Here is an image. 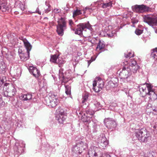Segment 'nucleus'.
Here are the masks:
<instances>
[{
	"instance_id": "1",
	"label": "nucleus",
	"mask_w": 157,
	"mask_h": 157,
	"mask_svg": "<svg viewBox=\"0 0 157 157\" xmlns=\"http://www.w3.org/2000/svg\"><path fill=\"white\" fill-rule=\"evenodd\" d=\"M135 136L141 142H147L150 138L149 134L146 129L143 128L136 130Z\"/></svg>"
},
{
	"instance_id": "2",
	"label": "nucleus",
	"mask_w": 157,
	"mask_h": 157,
	"mask_svg": "<svg viewBox=\"0 0 157 157\" xmlns=\"http://www.w3.org/2000/svg\"><path fill=\"white\" fill-rule=\"evenodd\" d=\"M3 90L6 97H12L16 94L17 90L15 86L11 84L5 83L4 84Z\"/></svg>"
},
{
	"instance_id": "3",
	"label": "nucleus",
	"mask_w": 157,
	"mask_h": 157,
	"mask_svg": "<svg viewBox=\"0 0 157 157\" xmlns=\"http://www.w3.org/2000/svg\"><path fill=\"white\" fill-rule=\"evenodd\" d=\"M57 26V32L58 35L62 36L63 34V31L66 29V22L64 19L61 17L58 21Z\"/></svg>"
},
{
	"instance_id": "4",
	"label": "nucleus",
	"mask_w": 157,
	"mask_h": 157,
	"mask_svg": "<svg viewBox=\"0 0 157 157\" xmlns=\"http://www.w3.org/2000/svg\"><path fill=\"white\" fill-rule=\"evenodd\" d=\"M131 75L132 73L130 71V69H129L128 67H123L122 71L119 74L120 76L121 77V79L124 82H128L130 80L128 79Z\"/></svg>"
},
{
	"instance_id": "5",
	"label": "nucleus",
	"mask_w": 157,
	"mask_h": 157,
	"mask_svg": "<svg viewBox=\"0 0 157 157\" xmlns=\"http://www.w3.org/2000/svg\"><path fill=\"white\" fill-rule=\"evenodd\" d=\"M25 144L21 141L20 143L16 142L13 147L14 153L15 155H19L23 153Z\"/></svg>"
},
{
	"instance_id": "6",
	"label": "nucleus",
	"mask_w": 157,
	"mask_h": 157,
	"mask_svg": "<svg viewBox=\"0 0 157 157\" xmlns=\"http://www.w3.org/2000/svg\"><path fill=\"white\" fill-rule=\"evenodd\" d=\"M144 21L152 27L157 25V17L147 15L144 17Z\"/></svg>"
},
{
	"instance_id": "7",
	"label": "nucleus",
	"mask_w": 157,
	"mask_h": 157,
	"mask_svg": "<svg viewBox=\"0 0 157 157\" xmlns=\"http://www.w3.org/2000/svg\"><path fill=\"white\" fill-rule=\"evenodd\" d=\"M78 28L75 30V33L76 34L81 35L82 34V31L85 28L90 29L91 28L90 25L89 23H83L79 24L77 25Z\"/></svg>"
},
{
	"instance_id": "8",
	"label": "nucleus",
	"mask_w": 157,
	"mask_h": 157,
	"mask_svg": "<svg viewBox=\"0 0 157 157\" xmlns=\"http://www.w3.org/2000/svg\"><path fill=\"white\" fill-rule=\"evenodd\" d=\"M132 8L134 11L138 13H142L144 12L148 11L150 9L149 7L144 5H136L132 6Z\"/></svg>"
},
{
	"instance_id": "9",
	"label": "nucleus",
	"mask_w": 157,
	"mask_h": 157,
	"mask_svg": "<svg viewBox=\"0 0 157 157\" xmlns=\"http://www.w3.org/2000/svg\"><path fill=\"white\" fill-rule=\"evenodd\" d=\"M31 50H18V53L21 59L25 61L29 58V52Z\"/></svg>"
},
{
	"instance_id": "10",
	"label": "nucleus",
	"mask_w": 157,
	"mask_h": 157,
	"mask_svg": "<svg viewBox=\"0 0 157 157\" xmlns=\"http://www.w3.org/2000/svg\"><path fill=\"white\" fill-rule=\"evenodd\" d=\"M100 149L95 146H91L90 147L88 151L89 157H98V154L100 153Z\"/></svg>"
},
{
	"instance_id": "11",
	"label": "nucleus",
	"mask_w": 157,
	"mask_h": 157,
	"mask_svg": "<svg viewBox=\"0 0 157 157\" xmlns=\"http://www.w3.org/2000/svg\"><path fill=\"white\" fill-rule=\"evenodd\" d=\"M104 122L106 127L109 128H112L116 127V122L112 118H105Z\"/></svg>"
},
{
	"instance_id": "12",
	"label": "nucleus",
	"mask_w": 157,
	"mask_h": 157,
	"mask_svg": "<svg viewBox=\"0 0 157 157\" xmlns=\"http://www.w3.org/2000/svg\"><path fill=\"white\" fill-rule=\"evenodd\" d=\"M11 9V6L8 3L6 0H3V2L0 4V10L2 12H8Z\"/></svg>"
},
{
	"instance_id": "13",
	"label": "nucleus",
	"mask_w": 157,
	"mask_h": 157,
	"mask_svg": "<svg viewBox=\"0 0 157 157\" xmlns=\"http://www.w3.org/2000/svg\"><path fill=\"white\" fill-rule=\"evenodd\" d=\"M29 71L30 73L36 78H38L40 75V71L35 67L30 66Z\"/></svg>"
},
{
	"instance_id": "14",
	"label": "nucleus",
	"mask_w": 157,
	"mask_h": 157,
	"mask_svg": "<svg viewBox=\"0 0 157 157\" xmlns=\"http://www.w3.org/2000/svg\"><path fill=\"white\" fill-rule=\"evenodd\" d=\"M139 87L140 94L142 97H144L147 94V86L145 84H140Z\"/></svg>"
},
{
	"instance_id": "15",
	"label": "nucleus",
	"mask_w": 157,
	"mask_h": 157,
	"mask_svg": "<svg viewBox=\"0 0 157 157\" xmlns=\"http://www.w3.org/2000/svg\"><path fill=\"white\" fill-rule=\"evenodd\" d=\"M102 2V1H98L94 3L95 4H97L99 7H101L103 8L111 7L112 5V3L111 2L105 3Z\"/></svg>"
},
{
	"instance_id": "16",
	"label": "nucleus",
	"mask_w": 157,
	"mask_h": 157,
	"mask_svg": "<svg viewBox=\"0 0 157 157\" xmlns=\"http://www.w3.org/2000/svg\"><path fill=\"white\" fill-rule=\"evenodd\" d=\"M15 6L20 10V11H23L25 9V3L18 0H15Z\"/></svg>"
},
{
	"instance_id": "17",
	"label": "nucleus",
	"mask_w": 157,
	"mask_h": 157,
	"mask_svg": "<svg viewBox=\"0 0 157 157\" xmlns=\"http://www.w3.org/2000/svg\"><path fill=\"white\" fill-rule=\"evenodd\" d=\"M99 145L103 148L105 147L108 144V142L105 136H102L99 138Z\"/></svg>"
},
{
	"instance_id": "18",
	"label": "nucleus",
	"mask_w": 157,
	"mask_h": 157,
	"mask_svg": "<svg viewBox=\"0 0 157 157\" xmlns=\"http://www.w3.org/2000/svg\"><path fill=\"white\" fill-rule=\"evenodd\" d=\"M72 150L73 153L78 155L81 154L82 151V149L78 147L77 144L72 147Z\"/></svg>"
},
{
	"instance_id": "19",
	"label": "nucleus",
	"mask_w": 157,
	"mask_h": 157,
	"mask_svg": "<svg viewBox=\"0 0 157 157\" xmlns=\"http://www.w3.org/2000/svg\"><path fill=\"white\" fill-rule=\"evenodd\" d=\"M21 39L23 42L25 48L26 49H31L32 48V46L29 43V42L25 38L21 37Z\"/></svg>"
},
{
	"instance_id": "20",
	"label": "nucleus",
	"mask_w": 157,
	"mask_h": 157,
	"mask_svg": "<svg viewBox=\"0 0 157 157\" xmlns=\"http://www.w3.org/2000/svg\"><path fill=\"white\" fill-rule=\"evenodd\" d=\"M47 104L48 106H50L52 107L56 106L58 104L59 100H47Z\"/></svg>"
},
{
	"instance_id": "21",
	"label": "nucleus",
	"mask_w": 157,
	"mask_h": 157,
	"mask_svg": "<svg viewBox=\"0 0 157 157\" xmlns=\"http://www.w3.org/2000/svg\"><path fill=\"white\" fill-rule=\"evenodd\" d=\"M147 94L149 95V98L151 101H154L156 100L157 98V95L153 91H151L147 93Z\"/></svg>"
},
{
	"instance_id": "22",
	"label": "nucleus",
	"mask_w": 157,
	"mask_h": 157,
	"mask_svg": "<svg viewBox=\"0 0 157 157\" xmlns=\"http://www.w3.org/2000/svg\"><path fill=\"white\" fill-rule=\"evenodd\" d=\"M67 117L66 115H57L56 119L59 123L63 124Z\"/></svg>"
},
{
	"instance_id": "23",
	"label": "nucleus",
	"mask_w": 157,
	"mask_h": 157,
	"mask_svg": "<svg viewBox=\"0 0 157 157\" xmlns=\"http://www.w3.org/2000/svg\"><path fill=\"white\" fill-rule=\"evenodd\" d=\"M140 67L138 65L135 66H130L128 68L130 69V71H132L133 73H136L140 69Z\"/></svg>"
},
{
	"instance_id": "24",
	"label": "nucleus",
	"mask_w": 157,
	"mask_h": 157,
	"mask_svg": "<svg viewBox=\"0 0 157 157\" xmlns=\"http://www.w3.org/2000/svg\"><path fill=\"white\" fill-rule=\"evenodd\" d=\"M32 94H23L21 97V99L23 101L30 100L32 99Z\"/></svg>"
},
{
	"instance_id": "25",
	"label": "nucleus",
	"mask_w": 157,
	"mask_h": 157,
	"mask_svg": "<svg viewBox=\"0 0 157 157\" xmlns=\"http://www.w3.org/2000/svg\"><path fill=\"white\" fill-rule=\"evenodd\" d=\"M59 56V54H55L54 55H51L50 61L51 62L56 63H57V60Z\"/></svg>"
},
{
	"instance_id": "26",
	"label": "nucleus",
	"mask_w": 157,
	"mask_h": 157,
	"mask_svg": "<svg viewBox=\"0 0 157 157\" xmlns=\"http://www.w3.org/2000/svg\"><path fill=\"white\" fill-rule=\"evenodd\" d=\"M76 144L78 147L82 149V150H84L86 149L87 147V145L86 143H84L82 141H80Z\"/></svg>"
},
{
	"instance_id": "27",
	"label": "nucleus",
	"mask_w": 157,
	"mask_h": 157,
	"mask_svg": "<svg viewBox=\"0 0 157 157\" xmlns=\"http://www.w3.org/2000/svg\"><path fill=\"white\" fill-rule=\"evenodd\" d=\"M105 44L104 42L103 41L100 40L98 43L97 49L99 48V49H102L105 47Z\"/></svg>"
},
{
	"instance_id": "28",
	"label": "nucleus",
	"mask_w": 157,
	"mask_h": 157,
	"mask_svg": "<svg viewBox=\"0 0 157 157\" xmlns=\"http://www.w3.org/2000/svg\"><path fill=\"white\" fill-rule=\"evenodd\" d=\"M46 7H44L45 12V13H48L51 10V6L49 3L48 1H46L45 2Z\"/></svg>"
},
{
	"instance_id": "29",
	"label": "nucleus",
	"mask_w": 157,
	"mask_h": 157,
	"mask_svg": "<svg viewBox=\"0 0 157 157\" xmlns=\"http://www.w3.org/2000/svg\"><path fill=\"white\" fill-rule=\"evenodd\" d=\"M46 100L51 101L53 100H59L58 99L57 95L52 93L49 96V98H48V99H46Z\"/></svg>"
},
{
	"instance_id": "30",
	"label": "nucleus",
	"mask_w": 157,
	"mask_h": 157,
	"mask_svg": "<svg viewBox=\"0 0 157 157\" xmlns=\"http://www.w3.org/2000/svg\"><path fill=\"white\" fill-rule=\"evenodd\" d=\"M98 86L101 90L104 86V83L103 81L102 80H98Z\"/></svg>"
},
{
	"instance_id": "31",
	"label": "nucleus",
	"mask_w": 157,
	"mask_h": 157,
	"mask_svg": "<svg viewBox=\"0 0 157 157\" xmlns=\"http://www.w3.org/2000/svg\"><path fill=\"white\" fill-rule=\"evenodd\" d=\"M69 25L71 30L75 31V25L74 22L71 20H69L68 21Z\"/></svg>"
},
{
	"instance_id": "32",
	"label": "nucleus",
	"mask_w": 157,
	"mask_h": 157,
	"mask_svg": "<svg viewBox=\"0 0 157 157\" xmlns=\"http://www.w3.org/2000/svg\"><path fill=\"white\" fill-rule=\"evenodd\" d=\"M65 93L67 95H70L71 94V87L68 85H65Z\"/></svg>"
},
{
	"instance_id": "33",
	"label": "nucleus",
	"mask_w": 157,
	"mask_h": 157,
	"mask_svg": "<svg viewBox=\"0 0 157 157\" xmlns=\"http://www.w3.org/2000/svg\"><path fill=\"white\" fill-rule=\"evenodd\" d=\"M114 80L113 79L109 81V86L112 87H114L117 86V82L116 81L114 82Z\"/></svg>"
},
{
	"instance_id": "34",
	"label": "nucleus",
	"mask_w": 157,
	"mask_h": 157,
	"mask_svg": "<svg viewBox=\"0 0 157 157\" xmlns=\"http://www.w3.org/2000/svg\"><path fill=\"white\" fill-rule=\"evenodd\" d=\"M89 96V94L87 93H85L84 95L82 96V102L84 103L86 101L88 98Z\"/></svg>"
},
{
	"instance_id": "35",
	"label": "nucleus",
	"mask_w": 157,
	"mask_h": 157,
	"mask_svg": "<svg viewBox=\"0 0 157 157\" xmlns=\"http://www.w3.org/2000/svg\"><path fill=\"white\" fill-rule=\"evenodd\" d=\"M81 11L80 10L77 9L73 12V17H74L77 15L82 14Z\"/></svg>"
},
{
	"instance_id": "36",
	"label": "nucleus",
	"mask_w": 157,
	"mask_h": 157,
	"mask_svg": "<svg viewBox=\"0 0 157 157\" xmlns=\"http://www.w3.org/2000/svg\"><path fill=\"white\" fill-rule=\"evenodd\" d=\"M90 125H92V128H93V131L95 132L96 131V128L97 127V124L96 123H94L93 121L90 122Z\"/></svg>"
},
{
	"instance_id": "37",
	"label": "nucleus",
	"mask_w": 157,
	"mask_h": 157,
	"mask_svg": "<svg viewBox=\"0 0 157 157\" xmlns=\"http://www.w3.org/2000/svg\"><path fill=\"white\" fill-rule=\"evenodd\" d=\"M144 84H145L147 86V93L149 92H150L151 91H153L152 90V89L153 87V86L151 85V84H147L146 83H145Z\"/></svg>"
},
{
	"instance_id": "38",
	"label": "nucleus",
	"mask_w": 157,
	"mask_h": 157,
	"mask_svg": "<svg viewBox=\"0 0 157 157\" xmlns=\"http://www.w3.org/2000/svg\"><path fill=\"white\" fill-rule=\"evenodd\" d=\"M86 112L87 114V116H88V114L91 116L94 113V112L93 110L90 109H88V108L86 109Z\"/></svg>"
},
{
	"instance_id": "39",
	"label": "nucleus",
	"mask_w": 157,
	"mask_h": 157,
	"mask_svg": "<svg viewBox=\"0 0 157 157\" xmlns=\"http://www.w3.org/2000/svg\"><path fill=\"white\" fill-rule=\"evenodd\" d=\"M134 53L131 52H129L127 54H125L124 56L125 57L128 58H130L131 57H133L134 56Z\"/></svg>"
},
{
	"instance_id": "40",
	"label": "nucleus",
	"mask_w": 157,
	"mask_h": 157,
	"mask_svg": "<svg viewBox=\"0 0 157 157\" xmlns=\"http://www.w3.org/2000/svg\"><path fill=\"white\" fill-rule=\"evenodd\" d=\"M6 68V66L3 62L0 63V71L4 70Z\"/></svg>"
},
{
	"instance_id": "41",
	"label": "nucleus",
	"mask_w": 157,
	"mask_h": 157,
	"mask_svg": "<svg viewBox=\"0 0 157 157\" xmlns=\"http://www.w3.org/2000/svg\"><path fill=\"white\" fill-rule=\"evenodd\" d=\"M6 77L5 76L3 77L2 78H0V87L3 83L6 81Z\"/></svg>"
},
{
	"instance_id": "42",
	"label": "nucleus",
	"mask_w": 157,
	"mask_h": 157,
	"mask_svg": "<svg viewBox=\"0 0 157 157\" xmlns=\"http://www.w3.org/2000/svg\"><path fill=\"white\" fill-rule=\"evenodd\" d=\"M57 115H66V113L64 111L63 109H60L59 111V113Z\"/></svg>"
},
{
	"instance_id": "43",
	"label": "nucleus",
	"mask_w": 157,
	"mask_h": 157,
	"mask_svg": "<svg viewBox=\"0 0 157 157\" xmlns=\"http://www.w3.org/2000/svg\"><path fill=\"white\" fill-rule=\"evenodd\" d=\"M94 105L95 107L97 108L98 109H100L101 107V105L100 103L96 101L95 103H94Z\"/></svg>"
},
{
	"instance_id": "44",
	"label": "nucleus",
	"mask_w": 157,
	"mask_h": 157,
	"mask_svg": "<svg viewBox=\"0 0 157 157\" xmlns=\"http://www.w3.org/2000/svg\"><path fill=\"white\" fill-rule=\"evenodd\" d=\"M5 105V102L2 100V96L0 95V107L3 106Z\"/></svg>"
},
{
	"instance_id": "45",
	"label": "nucleus",
	"mask_w": 157,
	"mask_h": 157,
	"mask_svg": "<svg viewBox=\"0 0 157 157\" xmlns=\"http://www.w3.org/2000/svg\"><path fill=\"white\" fill-rule=\"evenodd\" d=\"M93 89L96 92H99L101 90L100 89H99V88L98 87V86L95 87H93Z\"/></svg>"
},
{
	"instance_id": "46",
	"label": "nucleus",
	"mask_w": 157,
	"mask_h": 157,
	"mask_svg": "<svg viewBox=\"0 0 157 157\" xmlns=\"http://www.w3.org/2000/svg\"><path fill=\"white\" fill-rule=\"evenodd\" d=\"M87 116H86L85 117H84L82 119V121L84 122H88L89 121H90V117L88 116V118L87 117Z\"/></svg>"
},
{
	"instance_id": "47",
	"label": "nucleus",
	"mask_w": 157,
	"mask_h": 157,
	"mask_svg": "<svg viewBox=\"0 0 157 157\" xmlns=\"http://www.w3.org/2000/svg\"><path fill=\"white\" fill-rule=\"evenodd\" d=\"M107 35L109 37H112L113 36H115L116 35V33L115 32H113V31H112V32L110 33L107 34Z\"/></svg>"
},
{
	"instance_id": "48",
	"label": "nucleus",
	"mask_w": 157,
	"mask_h": 157,
	"mask_svg": "<svg viewBox=\"0 0 157 157\" xmlns=\"http://www.w3.org/2000/svg\"><path fill=\"white\" fill-rule=\"evenodd\" d=\"M131 21L132 22V23L133 25L137 23L138 21V20L137 19L133 17L131 19Z\"/></svg>"
},
{
	"instance_id": "49",
	"label": "nucleus",
	"mask_w": 157,
	"mask_h": 157,
	"mask_svg": "<svg viewBox=\"0 0 157 157\" xmlns=\"http://www.w3.org/2000/svg\"><path fill=\"white\" fill-rule=\"evenodd\" d=\"M131 63L130 64V66H135L136 65H138L136 60L134 59H131Z\"/></svg>"
},
{
	"instance_id": "50",
	"label": "nucleus",
	"mask_w": 157,
	"mask_h": 157,
	"mask_svg": "<svg viewBox=\"0 0 157 157\" xmlns=\"http://www.w3.org/2000/svg\"><path fill=\"white\" fill-rule=\"evenodd\" d=\"M136 34L138 35H140L142 33V31L139 29H136L135 31Z\"/></svg>"
},
{
	"instance_id": "51",
	"label": "nucleus",
	"mask_w": 157,
	"mask_h": 157,
	"mask_svg": "<svg viewBox=\"0 0 157 157\" xmlns=\"http://www.w3.org/2000/svg\"><path fill=\"white\" fill-rule=\"evenodd\" d=\"M59 76L60 78H63L64 77L63 73L61 72V70H59Z\"/></svg>"
},
{
	"instance_id": "52",
	"label": "nucleus",
	"mask_w": 157,
	"mask_h": 157,
	"mask_svg": "<svg viewBox=\"0 0 157 157\" xmlns=\"http://www.w3.org/2000/svg\"><path fill=\"white\" fill-rule=\"evenodd\" d=\"M95 58H94L93 59L92 57L90 60H88V67L90 65L91 63L93 61L95 60Z\"/></svg>"
},
{
	"instance_id": "53",
	"label": "nucleus",
	"mask_w": 157,
	"mask_h": 157,
	"mask_svg": "<svg viewBox=\"0 0 157 157\" xmlns=\"http://www.w3.org/2000/svg\"><path fill=\"white\" fill-rule=\"evenodd\" d=\"M98 85V81H94L93 82V87H95L97 86Z\"/></svg>"
},
{
	"instance_id": "54",
	"label": "nucleus",
	"mask_w": 157,
	"mask_h": 157,
	"mask_svg": "<svg viewBox=\"0 0 157 157\" xmlns=\"http://www.w3.org/2000/svg\"><path fill=\"white\" fill-rule=\"evenodd\" d=\"M22 11H21L20 10H19V11H15L14 12V14H18L20 13V14H21L22 13Z\"/></svg>"
},
{
	"instance_id": "55",
	"label": "nucleus",
	"mask_w": 157,
	"mask_h": 157,
	"mask_svg": "<svg viewBox=\"0 0 157 157\" xmlns=\"http://www.w3.org/2000/svg\"><path fill=\"white\" fill-rule=\"evenodd\" d=\"M75 57L73 59V60H75V64H76V63H78V60H79V59H77L78 58V57H76V59H75Z\"/></svg>"
},
{
	"instance_id": "56",
	"label": "nucleus",
	"mask_w": 157,
	"mask_h": 157,
	"mask_svg": "<svg viewBox=\"0 0 157 157\" xmlns=\"http://www.w3.org/2000/svg\"><path fill=\"white\" fill-rule=\"evenodd\" d=\"M36 13H38L39 14H41V12L39 10V8H37L36 10Z\"/></svg>"
},
{
	"instance_id": "57",
	"label": "nucleus",
	"mask_w": 157,
	"mask_h": 157,
	"mask_svg": "<svg viewBox=\"0 0 157 157\" xmlns=\"http://www.w3.org/2000/svg\"><path fill=\"white\" fill-rule=\"evenodd\" d=\"M153 28V29L154 30V31H155V33H157V28L155 26H154L153 27H152Z\"/></svg>"
},
{
	"instance_id": "58",
	"label": "nucleus",
	"mask_w": 157,
	"mask_h": 157,
	"mask_svg": "<svg viewBox=\"0 0 157 157\" xmlns=\"http://www.w3.org/2000/svg\"><path fill=\"white\" fill-rule=\"evenodd\" d=\"M77 55L79 57L81 56L82 54V53L80 52H77Z\"/></svg>"
},
{
	"instance_id": "59",
	"label": "nucleus",
	"mask_w": 157,
	"mask_h": 157,
	"mask_svg": "<svg viewBox=\"0 0 157 157\" xmlns=\"http://www.w3.org/2000/svg\"><path fill=\"white\" fill-rule=\"evenodd\" d=\"M59 11L60 10L58 9H55L54 10V12L56 13H59Z\"/></svg>"
},
{
	"instance_id": "60",
	"label": "nucleus",
	"mask_w": 157,
	"mask_h": 157,
	"mask_svg": "<svg viewBox=\"0 0 157 157\" xmlns=\"http://www.w3.org/2000/svg\"><path fill=\"white\" fill-rule=\"evenodd\" d=\"M105 157H111V156L109 155H107Z\"/></svg>"
},
{
	"instance_id": "61",
	"label": "nucleus",
	"mask_w": 157,
	"mask_h": 157,
	"mask_svg": "<svg viewBox=\"0 0 157 157\" xmlns=\"http://www.w3.org/2000/svg\"><path fill=\"white\" fill-rule=\"evenodd\" d=\"M100 52H99V53H98V54L97 55V56H98V55L99 54V53H100Z\"/></svg>"
},
{
	"instance_id": "62",
	"label": "nucleus",
	"mask_w": 157,
	"mask_h": 157,
	"mask_svg": "<svg viewBox=\"0 0 157 157\" xmlns=\"http://www.w3.org/2000/svg\"><path fill=\"white\" fill-rule=\"evenodd\" d=\"M154 49H157V48H154Z\"/></svg>"
},
{
	"instance_id": "63",
	"label": "nucleus",
	"mask_w": 157,
	"mask_h": 157,
	"mask_svg": "<svg viewBox=\"0 0 157 157\" xmlns=\"http://www.w3.org/2000/svg\"><path fill=\"white\" fill-rule=\"evenodd\" d=\"M115 80H116L117 81V79H116V78H115Z\"/></svg>"
},
{
	"instance_id": "64",
	"label": "nucleus",
	"mask_w": 157,
	"mask_h": 157,
	"mask_svg": "<svg viewBox=\"0 0 157 157\" xmlns=\"http://www.w3.org/2000/svg\"><path fill=\"white\" fill-rule=\"evenodd\" d=\"M87 9H88L87 8H86L85 9L86 10Z\"/></svg>"
}]
</instances>
